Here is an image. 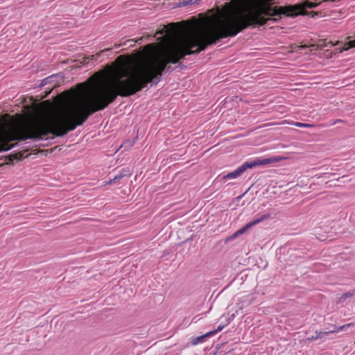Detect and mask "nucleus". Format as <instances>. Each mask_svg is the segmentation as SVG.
Masks as SVG:
<instances>
[{
	"label": "nucleus",
	"instance_id": "39448f33",
	"mask_svg": "<svg viewBox=\"0 0 355 355\" xmlns=\"http://www.w3.org/2000/svg\"><path fill=\"white\" fill-rule=\"evenodd\" d=\"M270 217L269 214H265L261 216L260 218L254 219V220L247 223L245 226H243L242 228L239 229L236 231L237 234L239 235H241L243 233H245L248 230L251 228L252 226L259 224V223L263 221L264 220Z\"/></svg>",
	"mask_w": 355,
	"mask_h": 355
},
{
	"label": "nucleus",
	"instance_id": "9d476101",
	"mask_svg": "<svg viewBox=\"0 0 355 355\" xmlns=\"http://www.w3.org/2000/svg\"><path fill=\"white\" fill-rule=\"evenodd\" d=\"M201 0H187L179 3L180 7H184L189 5H193L199 3Z\"/></svg>",
	"mask_w": 355,
	"mask_h": 355
},
{
	"label": "nucleus",
	"instance_id": "dca6fc26",
	"mask_svg": "<svg viewBox=\"0 0 355 355\" xmlns=\"http://www.w3.org/2000/svg\"><path fill=\"white\" fill-rule=\"evenodd\" d=\"M338 123H343V121L342 119H337L333 122V124L335 125Z\"/></svg>",
	"mask_w": 355,
	"mask_h": 355
},
{
	"label": "nucleus",
	"instance_id": "4468645a",
	"mask_svg": "<svg viewBox=\"0 0 355 355\" xmlns=\"http://www.w3.org/2000/svg\"><path fill=\"white\" fill-rule=\"evenodd\" d=\"M238 236H239V234L236 232L232 235H231L230 236H228L227 238H226L225 241V243H227V242H229V241L236 239Z\"/></svg>",
	"mask_w": 355,
	"mask_h": 355
},
{
	"label": "nucleus",
	"instance_id": "20e7f679",
	"mask_svg": "<svg viewBox=\"0 0 355 355\" xmlns=\"http://www.w3.org/2000/svg\"><path fill=\"white\" fill-rule=\"evenodd\" d=\"M247 169H249L247 163L245 162L239 167H238L235 171L227 173V175L223 177V180L226 179H236L239 178L243 173H244Z\"/></svg>",
	"mask_w": 355,
	"mask_h": 355
},
{
	"label": "nucleus",
	"instance_id": "ddd939ff",
	"mask_svg": "<svg viewBox=\"0 0 355 355\" xmlns=\"http://www.w3.org/2000/svg\"><path fill=\"white\" fill-rule=\"evenodd\" d=\"M238 236H239V234L236 232L232 235H231L230 236H228L227 238H226L225 241V243H227V242H229V241L236 239Z\"/></svg>",
	"mask_w": 355,
	"mask_h": 355
},
{
	"label": "nucleus",
	"instance_id": "f3484780",
	"mask_svg": "<svg viewBox=\"0 0 355 355\" xmlns=\"http://www.w3.org/2000/svg\"><path fill=\"white\" fill-rule=\"evenodd\" d=\"M243 309V305H241L240 307H239V309L240 310H242Z\"/></svg>",
	"mask_w": 355,
	"mask_h": 355
},
{
	"label": "nucleus",
	"instance_id": "9b49d317",
	"mask_svg": "<svg viewBox=\"0 0 355 355\" xmlns=\"http://www.w3.org/2000/svg\"><path fill=\"white\" fill-rule=\"evenodd\" d=\"M355 47V40L350 41L345 44V46L343 49L339 50V53H343L345 51L348 50L349 49Z\"/></svg>",
	"mask_w": 355,
	"mask_h": 355
},
{
	"label": "nucleus",
	"instance_id": "0eeeda50",
	"mask_svg": "<svg viewBox=\"0 0 355 355\" xmlns=\"http://www.w3.org/2000/svg\"><path fill=\"white\" fill-rule=\"evenodd\" d=\"M354 325H355V323L351 322V323H348L347 324H344V325L340 326L338 327H335L334 329L331 330L329 331H324V332L320 331V332L317 333V336L315 337L313 336L311 338H309V340H317V339L321 338L322 335H328L329 333L339 332V331L345 329L347 327H353Z\"/></svg>",
	"mask_w": 355,
	"mask_h": 355
},
{
	"label": "nucleus",
	"instance_id": "a211bd4d",
	"mask_svg": "<svg viewBox=\"0 0 355 355\" xmlns=\"http://www.w3.org/2000/svg\"><path fill=\"white\" fill-rule=\"evenodd\" d=\"M338 43V41H336V42L333 44V45H336Z\"/></svg>",
	"mask_w": 355,
	"mask_h": 355
},
{
	"label": "nucleus",
	"instance_id": "f03ea898",
	"mask_svg": "<svg viewBox=\"0 0 355 355\" xmlns=\"http://www.w3.org/2000/svg\"><path fill=\"white\" fill-rule=\"evenodd\" d=\"M27 139H39V108L28 117L17 120L0 134V152L12 148L13 145L8 144L9 141Z\"/></svg>",
	"mask_w": 355,
	"mask_h": 355
},
{
	"label": "nucleus",
	"instance_id": "6e6552de",
	"mask_svg": "<svg viewBox=\"0 0 355 355\" xmlns=\"http://www.w3.org/2000/svg\"><path fill=\"white\" fill-rule=\"evenodd\" d=\"M279 124L280 125H286V124L293 125H295L296 127H299V128H311L313 126V124L303 123H300V122H291V121H283L281 123H279Z\"/></svg>",
	"mask_w": 355,
	"mask_h": 355
},
{
	"label": "nucleus",
	"instance_id": "423d86ee",
	"mask_svg": "<svg viewBox=\"0 0 355 355\" xmlns=\"http://www.w3.org/2000/svg\"><path fill=\"white\" fill-rule=\"evenodd\" d=\"M224 327H225V325H219L216 330L209 331L202 336H200L193 338L191 340V344L193 345H196L198 343H202L204 340V338L211 336L216 334L218 331H220L221 330H223L224 329Z\"/></svg>",
	"mask_w": 355,
	"mask_h": 355
},
{
	"label": "nucleus",
	"instance_id": "f8f14e48",
	"mask_svg": "<svg viewBox=\"0 0 355 355\" xmlns=\"http://www.w3.org/2000/svg\"><path fill=\"white\" fill-rule=\"evenodd\" d=\"M55 78V76H51L46 78L45 79L42 80L41 83L40 84V86L42 87L49 83H53Z\"/></svg>",
	"mask_w": 355,
	"mask_h": 355
},
{
	"label": "nucleus",
	"instance_id": "1a4fd4ad",
	"mask_svg": "<svg viewBox=\"0 0 355 355\" xmlns=\"http://www.w3.org/2000/svg\"><path fill=\"white\" fill-rule=\"evenodd\" d=\"M131 174H132L131 171L128 168H123L122 171L119 174L115 175L114 178L116 182L117 180H119L124 177L131 175Z\"/></svg>",
	"mask_w": 355,
	"mask_h": 355
},
{
	"label": "nucleus",
	"instance_id": "7ed1b4c3",
	"mask_svg": "<svg viewBox=\"0 0 355 355\" xmlns=\"http://www.w3.org/2000/svg\"><path fill=\"white\" fill-rule=\"evenodd\" d=\"M285 159H286V157L276 156V157H272L262 159H257L252 162H247L246 163H247V165L249 168H252L255 166H261V165H267V164H272V163H275V162H281V161H283Z\"/></svg>",
	"mask_w": 355,
	"mask_h": 355
},
{
	"label": "nucleus",
	"instance_id": "f257e3e1",
	"mask_svg": "<svg viewBox=\"0 0 355 355\" xmlns=\"http://www.w3.org/2000/svg\"><path fill=\"white\" fill-rule=\"evenodd\" d=\"M318 3L305 1L302 3L270 8L262 0H249L245 3H227L222 9L200 21L184 26L173 23V63H176L185 55L199 53L222 38L235 36L252 24L260 23L263 15H285L288 17L306 15V8L317 7Z\"/></svg>",
	"mask_w": 355,
	"mask_h": 355
},
{
	"label": "nucleus",
	"instance_id": "2eb2a0df",
	"mask_svg": "<svg viewBox=\"0 0 355 355\" xmlns=\"http://www.w3.org/2000/svg\"><path fill=\"white\" fill-rule=\"evenodd\" d=\"M114 182H116V180H115L114 178H113L112 179H110V180H109L108 181H107V182L105 183V184H104V185H105V186H106V185H109V184H111L114 183Z\"/></svg>",
	"mask_w": 355,
	"mask_h": 355
}]
</instances>
